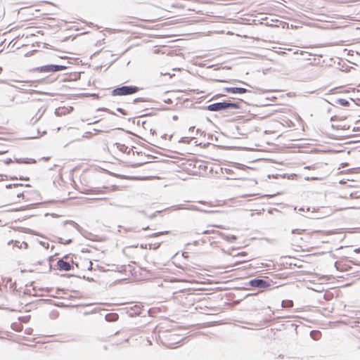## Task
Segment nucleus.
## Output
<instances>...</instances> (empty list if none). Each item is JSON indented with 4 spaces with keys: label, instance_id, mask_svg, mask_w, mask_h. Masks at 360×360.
I'll return each instance as SVG.
<instances>
[{
    "label": "nucleus",
    "instance_id": "1",
    "mask_svg": "<svg viewBox=\"0 0 360 360\" xmlns=\"http://www.w3.org/2000/svg\"><path fill=\"white\" fill-rule=\"evenodd\" d=\"M323 243V233L321 231H314L302 233L299 246L303 250L309 251L319 248Z\"/></svg>",
    "mask_w": 360,
    "mask_h": 360
},
{
    "label": "nucleus",
    "instance_id": "2",
    "mask_svg": "<svg viewBox=\"0 0 360 360\" xmlns=\"http://www.w3.org/2000/svg\"><path fill=\"white\" fill-rule=\"evenodd\" d=\"M130 139L122 140L113 145L112 151L115 155V158L123 162V157L130 155L133 148L129 147Z\"/></svg>",
    "mask_w": 360,
    "mask_h": 360
},
{
    "label": "nucleus",
    "instance_id": "3",
    "mask_svg": "<svg viewBox=\"0 0 360 360\" xmlns=\"http://www.w3.org/2000/svg\"><path fill=\"white\" fill-rule=\"evenodd\" d=\"M123 162L131 167H139L147 162L146 155L144 153L132 150L130 155L123 157Z\"/></svg>",
    "mask_w": 360,
    "mask_h": 360
},
{
    "label": "nucleus",
    "instance_id": "4",
    "mask_svg": "<svg viewBox=\"0 0 360 360\" xmlns=\"http://www.w3.org/2000/svg\"><path fill=\"white\" fill-rule=\"evenodd\" d=\"M139 90V87L135 86H123L115 89L112 91V96H127L136 93Z\"/></svg>",
    "mask_w": 360,
    "mask_h": 360
},
{
    "label": "nucleus",
    "instance_id": "5",
    "mask_svg": "<svg viewBox=\"0 0 360 360\" xmlns=\"http://www.w3.org/2000/svg\"><path fill=\"white\" fill-rule=\"evenodd\" d=\"M66 69V66L57 65H47L41 66L37 68L39 72H53L64 70Z\"/></svg>",
    "mask_w": 360,
    "mask_h": 360
},
{
    "label": "nucleus",
    "instance_id": "6",
    "mask_svg": "<svg viewBox=\"0 0 360 360\" xmlns=\"http://www.w3.org/2000/svg\"><path fill=\"white\" fill-rule=\"evenodd\" d=\"M233 105V103L226 102L215 103L207 105V109L210 111H220Z\"/></svg>",
    "mask_w": 360,
    "mask_h": 360
},
{
    "label": "nucleus",
    "instance_id": "7",
    "mask_svg": "<svg viewBox=\"0 0 360 360\" xmlns=\"http://www.w3.org/2000/svg\"><path fill=\"white\" fill-rule=\"evenodd\" d=\"M337 116H334L332 120L335 121V123L333 124V127L337 129L340 130H348L351 124L349 122L345 121V120H337Z\"/></svg>",
    "mask_w": 360,
    "mask_h": 360
},
{
    "label": "nucleus",
    "instance_id": "8",
    "mask_svg": "<svg viewBox=\"0 0 360 360\" xmlns=\"http://www.w3.org/2000/svg\"><path fill=\"white\" fill-rule=\"evenodd\" d=\"M249 284L252 287L263 289L268 288L271 286V284L267 281L257 278L250 281Z\"/></svg>",
    "mask_w": 360,
    "mask_h": 360
},
{
    "label": "nucleus",
    "instance_id": "9",
    "mask_svg": "<svg viewBox=\"0 0 360 360\" xmlns=\"http://www.w3.org/2000/svg\"><path fill=\"white\" fill-rule=\"evenodd\" d=\"M30 320V317L28 316H23V317H20L16 321H14L13 323H12L11 324V328L13 330L17 331V332H20L22 330V323H27Z\"/></svg>",
    "mask_w": 360,
    "mask_h": 360
},
{
    "label": "nucleus",
    "instance_id": "10",
    "mask_svg": "<svg viewBox=\"0 0 360 360\" xmlns=\"http://www.w3.org/2000/svg\"><path fill=\"white\" fill-rule=\"evenodd\" d=\"M58 267L60 270L69 271L71 269V264L63 259L58 262Z\"/></svg>",
    "mask_w": 360,
    "mask_h": 360
},
{
    "label": "nucleus",
    "instance_id": "11",
    "mask_svg": "<svg viewBox=\"0 0 360 360\" xmlns=\"http://www.w3.org/2000/svg\"><path fill=\"white\" fill-rule=\"evenodd\" d=\"M226 91L227 93H231V94H245L247 92V89L245 88L230 87V88H226Z\"/></svg>",
    "mask_w": 360,
    "mask_h": 360
},
{
    "label": "nucleus",
    "instance_id": "12",
    "mask_svg": "<svg viewBox=\"0 0 360 360\" xmlns=\"http://www.w3.org/2000/svg\"><path fill=\"white\" fill-rule=\"evenodd\" d=\"M11 195H16L18 198H22V199H24L25 198V195H24V193L22 192H20L19 191V187H15V189L13 191H12L10 193Z\"/></svg>",
    "mask_w": 360,
    "mask_h": 360
},
{
    "label": "nucleus",
    "instance_id": "13",
    "mask_svg": "<svg viewBox=\"0 0 360 360\" xmlns=\"http://www.w3.org/2000/svg\"><path fill=\"white\" fill-rule=\"evenodd\" d=\"M336 103L342 106H349V101H347L346 99H338L336 101Z\"/></svg>",
    "mask_w": 360,
    "mask_h": 360
},
{
    "label": "nucleus",
    "instance_id": "14",
    "mask_svg": "<svg viewBox=\"0 0 360 360\" xmlns=\"http://www.w3.org/2000/svg\"><path fill=\"white\" fill-rule=\"evenodd\" d=\"M282 306L283 307H292L293 306V302L292 300H283L282 302Z\"/></svg>",
    "mask_w": 360,
    "mask_h": 360
},
{
    "label": "nucleus",
    "instance_id": "15",
    "mask_svg": "<svg viewBox=\"0 0 360 360\" xmlns=\"http://www.w3.org/2000/svg\"><path fill=\"white\" fill-rule=\"evenodd\" d=\"M168 233H169V231H161V232H158V233H153L152 236L153 237H158L161 235L167 234Z\"/></svg>",
    "mask_w": 360,
    "mask_h": 360
},
{
    "label": "nucleus",
    "instance_id": "16",
    "mask_svg": "<svg viewBox=\"0 0 360 360\" xmlns=\"http://www.w3.org/2000/svg\"><path fill=\"white\" fill-rule=\"evenodd\" d=\"M192 140L188 139V138L182 139L179 141V143H189Z\"/></svg>",
    "mask_w": 360,
    "mask_h": 360
},
{
    "label": "nucleus",
    "instance_id": "17",
    "mask_svg": "<svg viewBox=\"0 0 360 360\" xmlns=\"http://www.w3.org/2000/svg\"><path fill=\"white\" fill-rule=\"evenodd\" d=\"M24 210V208L22 207H17L15 209V210H16V211H20V210Z\"/></svg>",
    "mask_w": 360,
    "mask_h": 360
},
{
    "label": "nucleus",
    "instance_id": "18",
    "mask_svg": "<svg viewBox=\"0 0 360 360\" xmlns=\"http://www.w3.org/2000/svg\"><path fill=\"white\" fill-rule=\"evenodd\" d=\"M355 252H360V248H358V249H356V250H355Z\"/></svg>",
    "mask_w": 360,
    "mask_h": 360
},
{
    "label": "nucleus",
    "instance_id": "19",
    "mask_svg": "<svg viewBox=\"0 0 360 360\" xmlns=\"http://www.w3.org/2000/svg\"><path fill=\"white\" fill-rule=\"evenodd\" d=\"M215 227H218V228H221V229H223V227L221 226H214Z\"/></svg>",
    "mask_w": 360,
    "mask_h": 360
},
{
    "label": "nucleus",
    "instance_id": "20",
    "mask_svg": "<svg viewBox=\"0 0 360 360\" xmlns=\"http://www.w3.org/2000/svg\"><path fill=\"white\" fill-rule=\"evenodd\" d=\"M350 101H351L352 103H354V102L353 99H350Z\"/></svg>",
    "mask_w": 360,
    "mask_h": 360
},
{
    "label": "nucleus",
    "instance_id": "21",
    "mask_svg": "<svg viewBox=\"0 0 360 360\" xmlns=\"http://www.w3.org/2000/svg\"><path fill=\"white\" fill-rule=\"evenodd\" d=\"M3 152H0V153H2Z\"/></svg>",
    "mask_w": 360,
    "mask_h": 360
}]
</instances>
